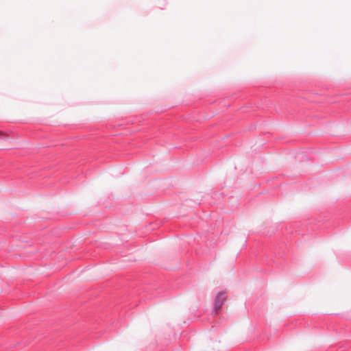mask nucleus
I'll return each instance as SVG.
<instances>
[{
	"label": "nucleus",
	"instance_id": "f257e3e1",
	"mask_svg": "<svg viewBox=\"0 0 351 351\" xmlns=\"http://www.w3.org/2000/svg\"><path fill=\"white\" fill-rule=\"evenodd\" d=\"M226 300V298L225 296V293L223 292L219 293L216 295L215 300V311L216 313L221 309Z\"/></svg>",
	"mask_w": 351,
	"mask_h": 351
},
{
	"label": "nucleus",
	"instance_id": "f03ea898",
	"mask_svg": "<svg viewBox=\"0 0 351 351\" xmlns=\"http://www.w3.org/2000/svg\"><path fill=\"white\" fill-rule=\"evenodd\" d=\"M0 136H5V135L3 133V132L0 131Z\"/></svg>",
	"mask_w": 351,
	"mask_h": 351
}]
</instances>
